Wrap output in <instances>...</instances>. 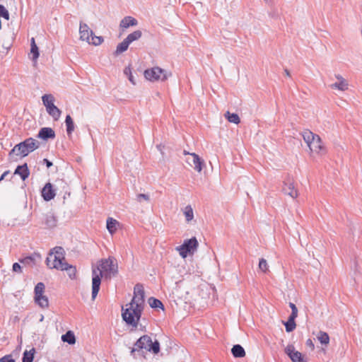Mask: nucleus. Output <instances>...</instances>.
Returning a JSON list of instances; mask_svg holds the SVG:
<instances>
[{
    "label": "nucleus",
    "instance_id": "obj_5",
    "mask_svg": "<svg viewBox=\"0 0 362 362\" xmlns=\"http://www.w3.org/2000/svg\"><path fill=\"white\" fill-rule=\"evenodd\" d=\"M79 34L80 40L86 41L88 44L97 46L100 45L103 42V37L95 35L93 30L90 29L88 25L85 23H80Z\"/></svg>",
    "mask_w": 362,
    "mask_h": 362
},
{
    "label": "nucleus",
    "instance_id": "obj_9",
    "mask_svg": "<svg viewBox=\"0 0 362 362\" xmlns=\"http://www.w3.org/2000/svg\"><path fill=\"white\" fill-rule=\"evenodd\" d=\"M151 338L148 335H143L134 344V347L131 350V355L134 358H136V355L144 356V351L143 349L148 351L150 344L151 343Z\"/></svg>",
    "mask_w": 362,
    "mask_h": 362
},
{
    "label": "nucleus",
    "instance_id": "obj_10",
    "mask_svg": "<svg viewBox=\"0 0 362 362\" xmlns=\"http://www.w3.org/2000/svg\"><path fill=\"white\" fill-rule=\"evenodd\" d=\"M199 243L195 237L185 240L182 245L176 247L179 251L180 255L182 258H186L188 255L193 254L198 247Z\"/></svg>",
    "mask_w": 362,
    "mask_h": 362
},
{
    "label": "nucleus",
    "instance_id": "obj_32",
    "mask_svg": "<svg viewBox=\"0 0 362 362\" xmlns=\"http://www.w3.org/2000/svg\"><path fill=\"white\" fill-rule=\"evenodd\" d=\"M142 35V33L141 30H137L134 31L133 33L129 34L127 37L125 38L129 44L132 42L138 40Z\"/></svg>",
    "mask_w": 362,
    "mask_h": 362
},
{
    "label": "nucleus",
    "instance_id": "obj_35",
    "mask_svg": "<svg viewBox=\"0 0 362 362\" xmlns=\"http://www.w3.org/2000/svg\"><path fill=\"white\" fill-rule=\"evenodd\" d=\"M317 339L323 345H327L329 342V337L327 332L320 331L317 335Z\"/></svg>",
    "mask_w": 362,
    "mask_h": 362
},
{
    "label": "nucleus",
    "instance_id": "obj_29",
    "mask_svg": "<svg viewBox=\"0 0 362 362\" xmlns=\"http://www.w3.org/2000/svg\"><path fill=\"white\" fill-rule=\"evenodd\" d=\"M118 222L112 218H108L107 219V229L110 233L113 234L117 230V225Z\"/></svg>",
    "mask_w": 362,
    "mask_h": 362
},
{
    "label": "nucleus",
    "instance_id": "obj_47",
    "mask_svg": "<svg viewBox=\"0 0 362 362\" xmlns=\"http://www.w3.org/2000/svg\"><path fill=\"white\" fill-rule=\"evenodd\" d=\"M43 163L46 165V166H47L48 168L53 165L52 162H51L50 160H48V159H47V158H44V159H43Z\"/></svg>",
    "mask_w": 362,
    "mask_h": 362
},
{
    "label": "nucleus",
    "instance_id": "obj_37",
    "mask_svg": "<svg viewBox=\"0 0 362 362\" xmlns=\"http://www.w3.org/2000/svg\"><path fill=\"white\" fill-rule=\"evenodd\" d=\"M124 74L128 77L129 81L133 84H136V81L134 76L132 75V70L130 66L126 67L124 69Z\"/></svg>",
    "mask_w": 362,
    "mask_h": 362
},
{
    "label": "nucleus",
    "instance_id": "obj_24",
    "mask_svg": "<svg viewBox=\"0 0 362 362\" xmlns=\"http://www.w3.org/2000/svg\"><path fill=\"white\" fill-rule=\"evenodd\" d=\"M303 140L307 144L308 146L312 143V141L316 138L317 134H313L310 130H305L301 133Z\"/></svg>",
    "mask_w": 362,
    "mask_h": 362
},
{
    "label": "nucleus",
    "instance_id": "obj_46",
    "mask_svg": "<svg viewBox=\"0 0 362 362\" xmlns=\"http://www.w3.org/2000/svg\"><path fill=\"white\" fill-rule=\"evenodd\" d=\"M306 345H307V346L311 348V349H314L315 346H314L313 341L310 339H308L306 341Z\"/></svg>",
    "mask_w": 362,
    "mask_h": 362
},
{
    "label": "nucleus",
    "instance_id": "obj_26",
    "mask_svg": "<svg viewBox=\"0 0 362 362\" xmlns=\"http://www.w3.org/2000/svg\"><path fill=\"white\" fill-rule=\"evenodd\" d=\"M129 45L130 44L128 42V41L126 39H124L122 42L118 44V45L117 46L116 50L113 53L114 55L118 56L121 53L127 51Z\"/></svg>",
    "mask_w": 362,
    "mask_h": 362
},
{
    "label": "nucleus",
    "instance_id": "obj_51",
    "mask_svg": "<svg viewBox=\"0 0 362 362\" xmlns=\"http://www.w3.org/2000/svg\"><path fill=\"white\" fill-rule=\"evenodd\" d=\"M43 320H44V315H40V317L39 321L40 322H42Z\"/></svg>",
    "mask_w": 362,
    "mask_h": 362
},
{
    "label": "nucleus",
    "instance_id": "obj_34",
    "mask_svg": "<svg viewBox=\"0 0 362 362\" xmlns=\"http://www.w3.org/2000/svg\"><path fill=\"white\" fill-rule=\"evenodd\" d=\"M183 213L187 222H189L193 219L194 213L193 209L190 205H187L185 207Z\"/></svg>",
    "mask_w": 362,
    "mask_h": 362
},
{
    "label": "nucleus",
    "instance_id": "obj_11",
    "mask_svg": "<svg viewBox=\"0 0 362 362\" xmlns=\"http://www.w3.org/2000/svg\"><path fill=\"white\" fill-rule=\"evenodd\" d=\"M57 219L52 211L42 214L38 217V223L43 226L45 228H53L57 226Z\"/></svg>",
    "mask_w": 362,
    "mask_h": 362
},
{
    "label": "nucleus",
    "instance_id": "obj_25",
    "mask_svg": "<svg viewBox=\"0 0 362 362\" xmlns=\"http://www.w3.org/2000/svg\"><path fill=\"white\" fill-rule=\"evenodd\" d=\"M62 340L64 342H66L69 344H74L76 343V337L72 331H67L62 336Z\"/></svg>",
    "mask_w": 362,
    "mask_h": 362
},
{
    "label": "nucleus",
    "instance_id": "obj_49",
    "mask_svg": "<svg viewBox=\"0 0 362 362\" xmlns=\"http://www.w3.org/2000/svg\"><path fill=\"white\" fill-rule=\"evenodd\" d=\"M284 73L287 76H290V72L287 69H284Z\"/></svg>",
    "mask_w": 362,
    "mask_h": 362
},
{
    "label": "nucleus",
    "instance_id": "obj_4",
    "mask_svg": "<svg viewBox=\"0 0 362 362\" xmlns=\"http://www.w3.org/2000/svg\"><path fill=\"white\" fill-rule=\"evenodd\" d=\"M65 261L64 250L62 247H54L46 259V264L50 269L61 268L60 264Z\"/></svg>",
    "mask_w": 362,
    "mask_h": 362
},
{
    "label": "nucleus",
    "instance_id": "obj_8",
    "mask_svg": "<svg viewBox=\"0 0 362 362\" xmlns=\"http://www.w3.org/2000/svg\"><path fill=\"white\" fill-rule=\"evenodd\" d=\"M144 77L151 81H165L169 76H171L170 73H168L165 69L160 67L155 66L150 69H146L144 73Z\"/></svg>",
    "mask_w": 362,
    "mask_h": 362
},
{
    "label": "nucleus",
    "instance_id": "obj_39",
    "mask_svg": "<svg viewBox=\"0 0 362 362\" xmlns=\"http://www.w3.org/2000/svg\"><path fill=\"white\" fill-rule=\"evenodd\" d=\"M45 284L42 282H39L37 284V285L35 287V296L37 295L43 294L45 291Z\"/></svg>",
    "mask_w": 362,
    "mask_h": 362
},
{
    "label": "nucleus",
    "instance_id": "obj_22",
    "mask_svg": "<svg viewBox=\"0 0 362 362\" xmlns=\"http://www.w3.org/2000/svg\"><path fill=\"white\" fill-rule=\"evenodd\" d=\"M231 353L235 358H243L245 356V349L240 344L233 345Z\"/></svg>",
    "mask_w": 362,
    "mask_h": 362
},
{
    "label": "nucleus",
    "instance_id": "obj_27",
    "mask_svg": "<svg viewBox=\"0 0 362 362\" xmlns=\"http://www.w3.org/2000/svg\"><path fill=\"white\" fill-rule=\"evenodd\" d=\"M65 124L66 127V133L68 136H71L73 132L74 131L75 126L74 121L69 115H66V117Z\"/></svg>",
    "mask_w": 362,
    "mask_h": 362
},
{
    "label": "nucleus",
    "instance_id": "obj_38",
    "mask_svg": "<svg viewBox=\"0 0 362 362\" xmlns=\"http://www.w3.org/2000/svg\"><path fill=\"white\" fill-rule=\"evenodd\" d=\"M30 52L33 54L32 59L36 61L40 55L38 47L37 45H30Z\"/></svg>",
    "mask_w": 362,
    "mask_h": 362
},
{
    "label": "nucleus",
    "instance_id": "obj_28",
    "mask_svg": "<svg viewBox=\"0 0 362 362\" xmlns=\"http://www.w3.org/2000/svg\"><path fill=\"white\" fill-rule=\"evenodd\" d=\"M295 320L296 318L294 317H288V320L284 322L287 332H291L296 329V324Z\"/></svg>",
    "mask_w": 362,
    "mask_h": 362
},
{
    "label": "nucleus",
    "instance_id": "obj_41",
    "mask_svg": "<svg viewBox=\"0 0 362 362\" xmlns=\"http://www.w3.org/2000/svg\"><path fill=\"white\" fill-rule=\"evenodd\" d=\"M0 17H2L6 20H8V18H9L8 11L1 4H0Z\"/></svg>",
    "mask_w": 362,
    "mask_h": 362
},
{
    "label": "nucleus",
    "instance_id": "obj_33",
    "mask_svg": "<svg viewBox=\"0 0 362 362\" xmlns=\"http://www.w3.org/2000/svg\"><path fill=\"white\" fill-rule=\"evenodd\" d=\"M35 350L33 348L31 350L25 351L23 355L22 361L23 362H33L34 358V354Z\"/></svg>",
    "mask_w": 362,
    "mask_h": 362
},
{
    "label": "nucleus",
    "instance_id": "obj_16",
    "mask_svg": "<svg viewBox=\"0 0 362 362\" xmlns=\"http://www.w3.org/2000/svg\"><path fill=\"white\" fill-rule=\"evenodd\" d=\"M311 152L319 153L325 151V147L322 145L321 138L317 135L316 138L308 146Z\"/></svg>",
    "mask_w": 362,
    "mask_h": 362
},
{
    "label": "nucleus",
    "instance_id": "obj_23",
    "mask_svg": "<svg viewBox=\"0 0 362 362\" xmlns=\"http://www.w3.org/2000/svg\"><path fill=\"white\" fill-rule=\"evenodd\" d=\"M35 301L37 305H39L42 308H47L49 306L48 298L43 294L35 296Z\"/></svg>",
    "mask_w": 362,
    "mask_h": 362
},
{
    "label": "nucleus",
    "instance_id": "obj_53",
    "mask_svg": "<svg viewBox=\"0 0 362 362\" xmlns=\"http://www.w3.org/2000/svg\"><path fill=\"white\" fill-rule=\"evenodd\" d=\"M272 18H274V17H277V16H276V15L273 14V15H272Z\"/></svg>",
    "mask_w": 362,
    "mask_h": 362
},
{
    "label": "nucleus",
    "instance_id": "obj_17",
    "mask_svg": "<svg viewBox=\"0 0 362 362\" xmlns=\"http://www.w3.org/2000/svg\"><path fill=\"white\" fill-rule=\"evenodd\" d=\"M37 137L43 140H48L49 139H54L55 132L50 127L41 128L38 132Z\"/></svg>",
    "mask_w": 362,
    "mask_h": 362
},
{
    "label": "nucleus",
    "instance_id": "obj_1",
    "mask_svg": "<svg viewBox=\"0 0 362 362\" xmlns=\"http://www.w3.org/2000/svg\"><path fill=\"white\" fill-rule=\"evenodd\" d=\"M144 297L143 285L136 284L134 288V297L131 302L126 305V308L122 307V319L128 325L137 327L144 308Z\"/></svg>",
    "mask_w": 362,
    "mask_h": 362
},
{
    "label": "nucleus",
    "instance_id": "obj_45",
    "mask_svg": "<svg viewBox=\"0 0 362 362\" xmlns=\"http://www.w3.org/2000/svg\"><path fill=\"white\" fill-rule=\"evenodd\" d=\"M13 271L18 273L22 272V267L18 262H15L13 264Z\"/></svg>",
    "mask_w": 362,
    "mask_h": 362
},
{
    "label": "nucleus",
    "instance_id": "obj_7",
    "mask_svg": "<svg viewBox=\"0 0 362 362\" xmlns=\"http://www.w3.org/2000/svg\"><path fill=\"white\" fill-rule=\"evenodd\" d=\"M43 105L45 106L47 113L57 121L59 119L62 111L54 105V98L52 94H45L42 97Z\"/></svg>",
    "mask_w": 362,
    "mask_h": 362
},
{
    "label": "nucleus",
    "instance_id": "obj_30",
    "mask_svg": "<svg viewBox=\"0 0 362 362\" xmlns=\"http://www.w3.org/2000/svg\"><path fill=\"white\" fill-rule=\"evenodd\" d=\"M225 117L228 119V122L235 124H238L240 122V119L238 115L236 113H230L229 111H227L225 113Z\"/></svg>",
    "mask_w": 362,
    "mask_h": 362
},
{
    "label": "nucleus",
    "instance_id": "obj_6",
    "mask_svg": "<svg viewBox=\"0 0 362 362\" xmlns=\"http://www.w3.org/2000/svg\"><path fill=\"white\" fill-rule=\"evenodd\" d=\"M57 184H61L62 185H63V188L65 189L64 199H66V194L68 196H70V192H68L67 189H66L68 187L66 183L64 182L62 180H60L56 181V184L54 185V186L56 187L55 189H53V185L50 182L47 183L44 186V187L42 189V196L44 200L48 202L54 198V197L56 195L55 190L58 189L57 187Z\"/></svg>",
    "mask_w": 362,
    "mask_h": 362
},
{
    "label": "nucleus",
    "instance_id": "obj_40",
    "mask_svg": "<svg viewBox=\"0 0 362 362\" xmlns=\"http://www.w3.org/2000/svg\"><path fill=\"white\" fill-rule=\"evenodd\" d=\"M259 269L263 272H267V271L268 270L267 262L266 259H264V258L259 259Z\"/></svg>",
    "mask_w": 362,
    "mask_h": 362
},
{
    "label": "nucleus",
    "instance_id": "obj_12",
    "mask_svg": "<svg viewBox=\"0 0 362 362\" xmlns=\"http://www.w3.org/2000/svg\"><path fill=\"white\" fill-rule=\"evenodd\" d=\"M285 353L293 362H308L305 356L300 352L296 351L292 344H289L286 347Z\"/></svg>",
    "mask_w": 362,
    "mask_h": 362
},
{
    "label": "nucleus",
    "instance_id": "obj_50",
    "mask_svg": "<svg viewBox=\"0 0 362 362\" xmlns=\"http://www.w3.org/2000/svg\"><path fill=\"white\" fill-rule=\"evenodd\" d=\"M30 41H31L30 45H36V43H35V39H34V37H32Z\"/></svg>",
    "mask_w": 362,
    "mask_h": 362
},
{
    "label": "nucleus",
    "instance_id": "obj_44",
    "mask_svg": "<svg viewBox=\"0 0 362 362\" xmlns=\"http://www.w3.org/2000/svg\"><path fill=\"white\" fill-rule=\"evenodd\" d=\"M0 362H15L11 355H6L0 358Z\"/></svg>",
    "mask_w": 362,
    "mask_h": 362
},
{
    "label": "nucleus",
    "instance_id": "obj_54",
    "mask_svg": "<svg viewBox=\"0 0 362 362\" xmlns=\"http://www.w3.org/2000/svg\"><path fill=\"white\" fill-rule=\"evenodd\" d=\"M266 1H268L269 0H265Z\"/></svg>",
    "mask_w": 362,
    "mask_h": 362
},
{
    "label": "nucleus",
    "instance_id": "obj_43",
    "mask_svg": "<svg viewBox=\"0 0 362 362\" xmlns=\"http://www.w3.org/2000/svg\"><path fill=\"white\" fill-rule=\"evenodd\" d=\"M136 200L139 202H142L143 201L149 202L150 197L147 194H139L136 195Z\"/></svg>",
    "mask_w": 362,
    "mask_h": 362
},
{
    "label": "nucleus",
    "instance_id": "obj_19",
    "mask_svg": "<svg viewBox=\"0 0 362 362\" xmlns=\"http://www.w3.org/2000/svg\"><path fill=\"white\" fill-rule=\"evenodd\" d=\"M61 268H55L56 269L61 271H66L70 279H74L76 277V269L74 266L69 264L66 262H64L62 264Z\"/></svg>",
    "mask_w": 362,
    "mask_h": 362
},
{
    "label": "nucleus",
    "instance_id": "obj_48",
    "mask_svg": "<svg viewBox=\"0 0 362 362\" xmlns=\"http://www.w3.org/2000/svg\"><path fill=\"white\" fill-rule=\"evenodd\" d=\"M8 174H9V170L5 171V172L1 175V177H0V182H1V180H3L5 178V177H6L7 175H8Z\"/></svg>",
    "mask_w": 362,
    "mask_h": 362
},
{
    "label": "nucleus",
    "instance_id": "obj_52",
    "mask_svg": "<svg viewBox=\"0 0 362 362\" xmlns=\"http://www.w3.org/2000/svg\"><path fill=\"white\" fill-rule=\"evenodd\" d=\"M157 148H158L160 151H161V149H160V145H158V146H157Z\"/></svg>",
    "mask_w": 362,
    "mask_h": 362
},
{
    "label": "nucleus",
    "instance_id": "obj_42",
    "mask_svg": "<svg viewBox=\"0 0 362 362\" xmlns=\"http://www.w3.org/2000/svg\"><path fill=\"white\" fill-rule=\"evenodd\" d=\"M289 307L291 308V314L289 317L296 318L298 317V308L296 305L291 302L289 303Z\"/></svg>",
    "mask_w": 362,
    "mask_h": 362
},
{
    "label": "nucleus",
    "instance_id": "obj_20",
    "mask_svg": "<svg viewBox=\"0 0 362 362\" xmlns=\"http://www.w3.org/2000/svg\"><path fill=\"white\" fill-rule=\"evenodd\" d=\"M14 174L19 175L21 178L24 181L30 175V170L28 169L27 163H24L21 165H18L15 170Z\"/></svg>",
    "mask_w": 362,
    "mask_h": 362
},
{
    "label": "nucleus",
    "instance_id": "obj_21",
    "mask_svg": "<svg viewBox=\"0 0 362 362\" xmlns=\"http://www.w3.org/2000/svg\"><path fill=\"white\" fill-rule=\"evenodd\" d=\"M137 24L136 19L132 16H126L121 21L119 26L122 28H128L130 26H136Z\"/></svg>",
    "mask_w": 362,
    "mask_h": 362
},
{
    "label": "nucleus",
    "instance_id": "obj_36",
    "mask_svg": "<svg viewBox=\"0 0 362 362\" xmlns=\"http://www.w3.org/2000/svg\"><path fill=\"white\" fill-rule=\"evenodd\" d=\"M151 346L148 348V351L153 353L154 354H157L160 351V344L158 341L156 340L155 341H152L150 344Z\"/></svg>",
    "mask_w": 362,
    "mask_h": 362
},
{
    "label": "nucleus",
    "instance_id": "obj_31",
    "mask_svg": "<svg viewBox=\"0 0 362 362\" xmlns=\"http://www.w3.org/2000/svg\"><path fill=\"white\" fill-rule=\"evenodd\" d=\"M148 302L152 308H161L162 310H164V305L163 303L156 298L150 297L148 300Z\"/></svg>",
    "mask_w": 362,
    "mask_h": 362
},
{
    "label": "nucleus",
    "instance_id": "obj_18",
    "mask_svg": "<svg viewBox=\"0 0 362 362\" xmlns=\"http://www.w3.org/2000/svg\"><path fill=\"white\" fill-rule=\"evenodd\" d=\"M37 259H40V255L37 253H34L32 255L27 256L24 258L20 259L19 262L23 266L33 267L36 264Z\"/></svg>",
    "mask_w": 362,
    "mask_h": 362
},
{
    "label": "nucleus",
    "instance_id": "obj_2",
    "mask_svg": "<svg viewBox=\"0 0 362 362\" xmlns=\"http://www.w3.org/2000/svg\"><path fill=\"white\" fill-rule=\"evenodd\" d=\"M118 273L117 260L114 257L102 259L98 262L96 268L92 270V300H94L99 292L101 278L104 276L106 279L115 276Z\"/></svg>",
    "mask_w": 362,
    "mask_h": 362
},
{
    "label": "nucleus",
    "instance_id": "obj_3",
    "mask_svg": "<svg viewBox=\"0 0 362 362\" xmlns=\"http://www.w3.org/2000/svg\"><path fill=\"white\" fill-rule=\"evenodd\" d=\"M40 143L33 138H28L23 141L16 144L9 152V155L15 153L21 157L27 156L30 153L39 148Z\"/></svg>",
    "mask_w": 362,
    "mask_h": 362
},
{
    "label": "nucleus",
    "instance_id": "obj_15",
    "mask_svg": "<svg viewBox=\"0 0 362 362\" xmlns=\"http://www.w3.org/2000/svg\"><path fill=\"white\" fill-rule=\"evenodd\" d=\"M282 191L285 194L289 195L293 199L297 197L298 192L295 189L293 184L290 181L289 179L284 182V186Z\"/></svg>",
    "mask_w": 362,
    "mask_h": 362
},
{
    "label": "nucleus",
    "instance_id": "obj_13",
    "mask_svg": "<svg viewBox=\"0 0 362 362\" xmlns=\"http://www.w3.org/2000/svg\"><path fill=\"white\" fill-rule=\"evenodd\" d=\"M184 153L189 155V157L187 159V162L191 166H193L194 170L197 172H201L202 170L203 160L199 158L198 155L194 153H189L184 151Z\"/></svg>",
    "mask_w": 362,
    "mask_h": 362
},
{
    "label": "nucleus",
    "instance_id": "obj_14",
    "mask_svg": "<svg viewBox=\"0 0 362 362\" xmlns=\"http://www.w3.org/2000/svg\"><path fill=\"white\" fill-rule=\"evenodd\" d=\"M335 78L337 79V82H335L330 85V88L332 89H338L339 90L344 91L348 89L349 83L344 78L339 74H335Z\"/></svg>",
    "mask_w": 362,
    "mask_h": 362
}]
</instances>
